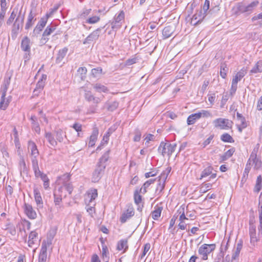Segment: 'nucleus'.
I'll list each match as a JSON object with an SVG mask.
<instances>
[{
  "instance_id": "53",
  "label": "nucleus",
  "mask_w": 262,
  "mask_h": 262,
  "mask_svg": "<svg viewBox=\"0 0 262 262\" xmlns=\"http://www.w3.org/2000/svg\"><path fill=\"white\" fill-rule=\"evenodd\" d=\"M211 187V184L210 183H206L203 184L201 187L200 188V191L202 192H205L207 191L210 189Z\"/></svg>"
},
{
  "instance_id": "34",
  "label": "nucleus",
  "mask_w": 262,
  "mask_h": 262,
  "mask_svg": "<svg viewBox=\"0 0 262 262\" xmlns=\"http://www.w3.org/2000/svg\"><path fill=\"white\" fill-rule=\"evenodd\" d=\"M93 88L95 91L98 93H107L108 91V89L106 86L100 83H96L94 84Z\"/></svg>"
},
{
  "instance_id": "63",
  "label": "nucleus",
  "mask_w": 262,
  "mask_h": 262,
  "mask_svg": "<svg viewBox=\"0 0 262 262\" xmlns=\"http://www.w3.org/2000/svg\"><path fill=\"white\" fill-rule=\"evenodd\" d=\"M149 187L148 183L146 182L143 184L142 187L139 189V191L141 192V193L145 194L147 192V189Z\"/></svg>"
},
{
  "instance_id": "61",
  "label": "nucleus",
  "mask_w": 262,
  "mask_h": 262,
  "mask_svg": "<svg viewBox=\"0 0 262 262\" xmlns=\"http://www.w3.org/2000/svg\"><path fill=\"white\" fill-rule=\"evenodd\" d=\"M200 115V118L203 117H209L211 116V114L206 110H202L201 112L197 113Z\"/></svg>"
},
{
  "instance_id": "45",
  "label": "nucleus",
  "mask_w": 262,
  "mask_h": 262,
  "mask_svg": "<svg viewBox=\"0 0 262 262\" xmlns=\"http://www.w3.org/2000/svg\"><path fill=\"white\" fill-rule=\"evenodd\" d=\"M144 140L145 141V144L147 146L148 145V144L150 141H154L155 140L156 137L151 134H147L144 136Z\"/></svg>"
},
{
  "instance_id": "15",
  "label": "nucleus",
  "mask_w": 262,
  "mask_h": 262,
  "mask_svg": "<svg viewBox=\"0 0 262 262\" xmlns=\"http://www.w3.org/2000/svg\"><path fill=\"white\" fill-rule=\"evenodd\" d=\"M100 28H98L91 33L83 41V43H90L92 41H95L98 39L101 31Z\"/></svg>"
},
{
  "instance_id": "26",
  "label": "nucleus",
  "mask_w": 262,
  "mask_h": 262,
  "mask_svg": "<svg viewBox=\"0 0 262 262\" xmlns=\"http://www.w3.org/2000/svg\"><path fill=\"white\" fill-rule=\"evenodd\" d=\"M174 32V28L172 26H168L165 27L162 31L163 39L170 37Z\"/></svg>"
},
{
  "instance_id": "47",
  "label": "nucleus",
  "mask_w": 262,
  "mask_h": 262,
  "mask_svg": "<svg viewBox=\"0 0 262 262\" xmlns=\"http://www.w3.org/2000/svg\"><path fill=\"white\" fill-rule=\"evenodd\" d=\"M92 74L94 77H97L99 75L102 74V69L101 67H97L92 70Z\"/></svg>"
},
{
  "instance_id": "64",
  "label": "nucleus",
  "mask_w": 262,
  "mask_h": 262,
  "mask_svg": "<svg viewBox=\"0 0 262 262\" xmlns=\"http://www.w3.org/2000/svg\"><path fill=\"white\" fill-rule=\"evenodd\" d=\"M213 138L214 135H211L206 140H205L203 143V148H205L207 145H209L211 141L213 140Z\"/></svg>"
},
{
  "instance_id": "59",
  "label": "nucleus",
  "mask_w": 262,
  "mask_h": 262,
  "mask_svg": "<svg viewBox=\"0 0 262 262\" xmlns=\"http://www.w3.org/2000/svg\"><path fill=\"white\" fill-rule=\"evenodd\" d=\"M89 196H90V202L94 200L97 197V191L96 189L92 190V192L88 194Z\"/></svg>"
},
{
  "instance_id": "2",
  "label": "nucleus",
  "mask_w": 262,
  "mask_h": 262,
  "mask_svg": "<svg viewBox=\"0 0 262 262\" xmlns=\"http://www.w3.org/2000/svg\"><path fill=\"white\" fill-rule=\"evenodd\" d=\"M216 247L214 244H204L201 245L198 249V253L203 260H206L208 258V255L213 252Z\"/></svg>"
},
{
  "instance_id": "44",
  "label": "nucleus",
  "mask_w": 262,
  "mask_h": 262,
  "mask_svg": "<svg viewBox=\"0 0 262 262\" xmlns=\"http://www.w3.org/2000/svg\"><path fill=\"white\" fill-rule=\"evenodd\" d=\"M221 139L225 142L231 143L233 142L232 137L227 133L223 134L221 137Z\"/></svg>"
},
{
  "instance_id": "39",
  "label": "nucleus",
  "mask_w": 262,
  "mask_h": 262,
  "mask_svg": "<svg viewBox=\"0 0 262 262\" xmlns=\"http://www.w3.org/2000/svg\"><path fill=\"white\" fill-rule=\"evenodd\" d=\"M128 248L127 246V241L126 239H122L120 240L117 245V249L118 250H124V251H126V250Z\"/></svg>"
},
{
  "instance_id": "7",
  "label": "nucleus",
  "mask_w": 262,
  "mask_h": 262,
  "mask_svg": "<svg viewBox=\"0 0 262 262\" xmlns=\"http://www.w3.org/2000/svg\"><path fill=\"white\" fill-rule=\"evenodd\" d=\"M246 74L247 70L243 68L233 77L232 80V85L231 88V94L235 93L237 89V84L238 82L241 81Z\"/></svg>"
},
{
  "instance_id": "54",
  "label": "nucleus",
  "mask_w": 262,
  "mask_h": 262,
  "mask_svg": "<svg viewBox=\"0 0 262 262\" xmlns=\"http://www.w3.org/2000/svg\"><path fill=\"white\" fill-rule=\"evenodd\" d=\"M196 14H198V16L199 17V19L196 22L194 23V25H196L200 23L207 14H204V12L203 13H202V11H200L198 13H196Z\"/></svg>"
},
{
  "instance_id": "43",
  "label": "nucleus",
  "mask_w": 262,
  "mask_h": 262,
  "mask_svg": "<svg viewBox=\"0 0 262 262\" xmlns=\"http://www.w3.org/2000/svg\"><path fill=\"white\" fill-rule=\"evenodd\" d=\"M9 85V82L7 80L4 82V83L1 87V93L2 97H6V93L7 92L8 86Z\"/></svg>"
},
{
  "instance_id": "28",
  "label": "nucleus",
  "mask_w": 262,
  "mask_h": 262,
  "mask_svg": "<svg viewBox=\"0 0 262 262\" xmlns=\"http://www.w3.org/2000/svg\"><path fill=\"white\" fill-rule=\"evenodd\" d=\"M235 151L234 148L228 150L224 154L220 156V162H223L230 158Z\"/></svg>"
},
{
  "instance_id": "35",
  "label": "nucleus",
  "mask_w": 262,
  "mask_h": 262,
  "mask_svg": "<svg viewBox=\"0 0 262 262\" xmlns=\"http://www.w3.org/2000/svg\"><path fill=\"white\" fill-rule=\"evenodd\" d=\"M34 16L35 15L33 14L32 11H31L28 15L27 21L25 25L26 29H29L32 26L34 23Z\"/></svg>"
},
{
  "instance_id": "60",
  "label": "nucleus",
  "mask_w": 262,
  "mask_h": 262,
  "mask_svg": "<svg viewBox=\"0 0 262 262\" xmlns=\"http://www.w3.org/2000/svg\"><path fill=\"white\" fill-rule=\"evenodd\" d=\"M72 127L77 132H78V136H80L79 132L81 131L82 129V125L78 123H75L73 126Z\"/></svg>"
},
{
  "instance_id": "46",
  "label": "nucleus",
  "mask_w": 262,
  "mask_h": 262,
  "mask_svg": "<svg viewBox=\"0 0 262 262\" xmlns=\"http://www.w3.org/2000/svg\"><path fill=\"white\" fill-rule=\"evenodd\" d=\"M77 72L80 75L81 80H84L86 77L87 69L85 67H80L78 69Z\"/></svg>"
},
{
  "instance_id": "23",
  "label": "nucleus",
  "mask_w": 262,
  "mask_h": 262,
  "mask_svg": "<svg viewBox=\"0 0 262 262\" xmlns=\"http://www.w3.org/2000/svg\"><path fill=\"white\" fill-rule=\"evenodd\" d=\"M52 241L51 238H47L46 240L43 241L40 254H47V248L52 244Z\"/></svg>"
},
{
  "instance_id": "11",
  "label": "nucleus",
  "mask_w": 262,
  "mask_h": 262,
  "mask_svg": "<svg viewBox=\"0 0 262 262\" xmlns=\"http://www.w3.org/2000/svg\"><path fill=\"white\" fill-rule=\"evenodd\" d=\"M124 17L125 13L123 10L120 11L118 14H116L111 22L112 28L113 29L120 28L124 20Z\"/></svg>"
},
{
  "instance_id": "41",
  "label": "nucleus",
  "mask_w": 262,
  "mask_h": 262,
  "mask_svg": "<svg viewBox=\"0 0 262 262\" xmlns=\"http://www.w3.org/2000/svg\"><path fill=\"white\" fill-rule=\"evenodd\" d=\"M140 193H141V192L139 191L138 188H137L134 192V198L135 203L137 205H139V204L141 203L142 201V196L140 195Z\"/></svg>"
},
{
  "instance_id": "8",
  "label": "nucleus",
  "mask_w": 262,
  "mask_h": 262,
  "mask_svg": "<svg viewBox=\"0 0 262 262\" xmlns=\"http://www.w3.org/2000/svg\"><path fill=\"white\" fill-rule=\"evenodd\" d=\"M24 17V15L23 14V15H21L20 12L15 19L12 26L11 31V35L12 38H15L17 36L20 28L23 27Z\"/></svg>"
},
{
  "instance_id": "42",
  "label": "nucleus",
  "mask_w": 262,
  "mask_h": 262,
  "mask_svg": "<svg viewBox=\"0 0 262 262\" xmlns=\"http://www.w3.org/2000/svg\"><path fill=\"white\" fill-rule=\"evenodd\" d=\"M262 178L260 175L258 176L256 179V184L254 187V191L258 192L261 188Z\"/></svg>"
},
{
  "instance_id": "48",
  "label": "nucleus",
  "mask_w": 262,
  "mask_h": 262,
  "mask_svg": "<svg viewBox=\"0 0 262 262\" xmlns=\"http://www.w3.org/2000/svg\"><path fill=\"white\" fill-rule=\"evenodd\" d=\"M118 106V103L117 102H113L110 103H108L107 105V108L110 111H113L116 110Z\"/></svg>"
},
{
  "instance_id": "5",
  "label": "nucleus",
  "mask_w": 262,
  "mask_h": 262,
  "mask_svg": "<svg viewBox=\"0 0 262 262\" xmlns=\"http://www.w3.org/2000/svg\"><path fill=\"white\" fill-rule=\"evenodd\" d=\"M257 146H258L259 145L257 144ZM258 150V147H255L248 160V162L250 163L251 166H253V168L255 170H258L261 167V161L257 157Z\"/></svg>"
},
{
  "instance_id": "20",
  "label": "nucleus",
  "mask_w": 262,
  "mask_h": 262,
  "mask_svg": "<svg viewBox=\"0 0 262 262\" xmlns=\"http://www.w3.org/2000/svg\"><path fill=\"white\" fill-rule=\"evenodd\" d=\"M68 51V49L67 47H64L58 51L56 58V63L59 64L62 62V60L67 55Z\"/></svg>"
},
{
  "instance_id": "51",
  "label": "nucleus",
  "mask_w": 262,
  "mask_h": 262,
  "mask_svg": "<svg viewBox=\"0 0 262 262\" xmlns=\"http://www.w3.org/2000/svg\"><path fill=\"white\" fill-rule=\"evenodd\" d=\"M59 8V6L58 5L54 6V7L53 8H51L49 10V12L47 13L46 15L45 16V17H47V18L48 19V18L52 15L55 12L57 11Z\"/></svg>"
},
{
  "instance_id": "24",
  "label": "nucleus",
  "mask_w": 262,
  "mask_h": 262,
  "mask_svg": "<svg viewBox=\"0 0 262 262\" xmlns=\"http://www.w3.org/2000/svg\"><path fill=\"white\" fill-rule=\"evenodd\" d=\"M30 39L27 36L25 37L21 41V49L25 52H30Z\"/></svg>"
},
{
  "instance_id": "1",
  "label": "nucleus",
  "mask_w": 262,
  "mask_h": 262,
  "mask_svg": "<svg viewBox=\"0 0 262 262\" xmlns=\"http://www.w3.org/2000/svg\"><path fill=\"white\" fill-rule=\"evenodd\" d=\"M70 175L69 173H65L59 177L57 183L58 185H61L58 189H55L54 191V203L56 206H59L62 201V196H67L66 193H63V190H66L69 194H71L73 187L72 185L69 182Z\"/></svg>"
},
{
  "instance_id": "17",
  "label": "nucleus",
  "mask_w": 262,
  "mask_h": 262,
  "mask_svg": "<svg viewBox=\"0 0 262 262\" xmlns=\"http://www.w3.org/2000/svg\"><path fill=\"white\" fill-rule=\"evenodd\" d=\"M24 210L26 215L30 219H35L37 217L36 211L31 205L25 203L24 205Z\"/></svg>"
},
{
  "instance_id": "6",
  "label": "nucleus",
  "mask_w": 262,
  "mask_h": 262,
  "mask_svg": "<svg viewBox=\"0 0 262 262\" xmlns=\"http://www.w3.org/2000/svg\"><path fill=\"white\" fill-rule=\"evenodd\" d=\"M258 233L257 235L256 226L250 221L249 223V235L250 237V243L254 246L259 241L261 236H262V231H259V226H258Z\"/></svg>"
},
{
  "instance_id": "13",
  "label": "nucleus",
  "mask_w": 262,
  "mask_h": 262,
  "mask_svg": "<svg viewBox=\"0 0 262 262\" xmlns=\"http://www.w3.org/2000/svg\"><path fill=\"white\" fill-rule=\"evenodd\" d=\"M48 19L45 16L41 17L39 21L38 22L36 27L33 30L32 34V37H37L43 28L46 26Z\"/></svg>"
},
{
  "instance_id": "25",
  "label": "nucleus",
  "mask_w": 262,
  "mask_h": 262,
  "mask_svg": "<svg viewBox=\"0 0 262 262\" xmlns=\"http://www.w3.org/2000/svg\"><path fill=\"white\" fill-rule=\"evenodd\" d=\"M11 98L12 97L11 96H8L7 98H6V97H2V96H1L0 101V109L5 110L10 102Z\"/></svg>"
},
{
  "instance_id": "27",
  "label": "nucleus",
  "mask_w": 262,
  "mask_h": 262,
  "mask_svg": "<svg viewBox=\"0 0 262 262\" xmlns=\"http://www.w3.org/2000/svg\"><path fill=\"white\" fill-rule=\"evenodd\" d=\"M258 214H259V231H262V193H260L259 197V209H258Z\"/></svg>"
},
{
  "instance_id": "30",
  "label": "nucleus",
  "mask_w": 262,
  "mask_h": 262,
  "mask_svg": "<svg viewBox=\"0 0 262 262\" xmlns=\"http://www.w3.org/2000/svg\"><path fill=\"white\" fill-rule=\"evenodd\" d=\"M262 72V61L259 60L256 62L253 68L250 70L251 74Z\"/></svg>"
},
{
  "instance_id": "62",
  "label": "nucleus",
  "mask_w": 262,
  "mask_h": 262,
  "mask_svg": "<svg viewBox=\"0 0 262 262\" xmlns=\"http://www.w3.org/2000/svg\"><path fill=\"white\" fill-rule=\"evenodd\" d=\"M45 85V82L42 79H40L36 84L35 89L42 91Z\"/></svg>"
},
{
  "instance_id": "18",
  "label": "nucleus",
  "mask_w": 262,
  "mask_h": 262,
  "mask_svg": "<svg viewBox=\"0 0 262 262\" xmlns=\"http://www.w3.org/2000/svg\"><path fill=\"white\" fill-rule=\"evenodd\" d=\"M33 192L37 208H42L43 207V201L39 190L37 187H34Z\"/></svg>"
},
{
  "instance_id": "10",
  "label": "nucleus",
  "mask_w": 262,
  "mask_h": 262,
  "mask_svg": "<svg viewBox=\"0 0 262 262\" xmlns=\"http://www.w3.org/2000/svg\"><path fill=\"white\" fill-rule=\"evenodd\" d=\"M213 124L216 128L228 129L231 127L232 122L227 119L220 118L213 120Z\"/></svg>"
},
{
  "instance_id": "52",
  "label": "nucleus",
  "mask_w": 262,
  "mask_h": 262,
  "mask_svg": "<svg viewBox=\"0 0 262 262\" xmlns=\"http://www.w3.org/2000/svg\"><path fill=\"white\" fill-rule=\"evenodd\" d=\"M16 12H15V9H14L13 11L12 12L10 17H9V18L8 19V20L7 21V24L8 25H10L12 23L15 17H16Z\"/></svg>"
},
{
  "instance_id": "3",
  "label": "nucleus",
  "mask_w": 262,
  "mask_h": 262,
  "mask_svg": "<svg viewBox=\"0 0 262 262\" xmlns=\"http://www.w3.org/2000/svg\"><path fill=\"white\" fill-rule=\"evenodd\" d=\"M176 146V144H170L161 142L158 150L159 152L161 153L162 156H164L167 155L170 156L174 151Z\"/></svg>"
},
{
  "instance_id": "4",
  "label": "nucleus",
  "mask_w": 262,
  "mask_h": 262,
  "mask_svg": "<svg viewBox=\"0 0 262 262\" xmlns=\"http://www.w3.org/2000/svg\"><path fill=\"white\" fill-rule=\"evenodd\" d=\"M258 4L259 2L258 1H254L248 5H246L244 3L238 4L237 6L238 11L236 13H247L250 14L253 12L254 8L258 6Z\"/></svg>"
},
{
  "instance_id": "49",
  "label": "nucleus",
  "mask_w": 262,
  "mask_h": 262,
  "mask_svg": "<svg viewBox=\"0 0 262 262\" xmlns=\"http://www.w3.org/2000/svg\"><path fill=\"white\" fill-rule=\"evenodd\" d=\"M95 96L92 94L91 91H85L84 98L88 101H92L93 98Z\"/></svg>"
},
{
  "instance_id": "9",
  "label": "nucleus",
  "mask_w": 262,
  "mask_h": 262,
  "mask_svg": "<svg viewBox=\"0 0 262 262\" xmlns=\"http://www.w3.org/2000/svg\"><path fill=\"white\" fill-rule=\"evenodd\" d=\"M171 169V168L170 167H167L166 169L164 170L159 176V183L157 186L156 192L159 191V192H161L164 189L165 181L167 179L168 175L170 173Z\"/></svg>"
},
{
  "instance_id": "12",
  "label": "nucleus",
  "mask_w": 262,
  "mask_h": 262,
  "mask_svg": "<svg viewBox=\"0 0 262 262\" xmlns=\"http://www.w3.org/2000/svg\"><path fill=\"white\" fill-rule=\"evenodd\" d=\"M105 166L97 165L92 174V180L93 182H98L104 174Z\"/></svg>"
},
{
  "instance_id": "55",
  "label": "nucleus",
  "mask_w": 262,
  "mask_h": 262,
  "mask_svg": "<svg viewBox=\"0 0 262 262\" xmlns=\"http://www.w3.org/2000/svg\"><path fill=\"white\" fill-rule=\"evenodd\" d=\"M180 213L181 215L179 217L180 221H185V220H188V217L186 216V214H185L184 212V208H182L181 210H180Z\"/></svg>"
},
{
  "instance_id": "22",
  "label": "nucleus",
  "mask_w": 262,
  "mask_h": 262,
  "mask_svg": "<svg viewBox=\"0 0 262 262\" xmlns=\"http://www.w3.org/2000/svg\"><path fill=\"white\" fill-rule=\"evenodd\" d=\"M134 215V211L133 208L128 209L125 212H124L120 218L121 223H124L126 222L127 220L130 218Z\"/></svg>"
},
{
  "instance_id": "36",
  "label": "nucleus",
  "mask_w": 262,
  "mask_h": 262,
  "mask_svg": "<svg viewBox=\"0 0 262 262\" xmlns=\"http://www.w3.org/2000/svg\"><path fill=\"white\" fill-rule=\"evenodd\" d=\"M32 164L35 177L37 178L40 177L43 173L39 170L38 161H34L33 162H32Z\"/></svg>"
},
{
  "instance_id": "50",
  "label": "nucleus",
  "mask_w": 262,
  "mask_h": 262,
  "mask_svg": "<svg viewBox=\"0 0 262 262\" xmlns=\"http://www.w3.org/2000/svg\"><path fill=\"white\" fill-rule=\"evenodd\" d=\"M99 20H100V17L99 16H94L89 18L86 20V23L90 24H95V23H97L98 21H99Z\"/></svg>"
},
{
  "instance_id": "38",
  "label": "nucleus",
  "mask_w": 262,
  "mask_h": 262,
  "mask_svg": "<svg viewBox=\"0 0 262 262\" xmlns=\"http://www.w3.org/2000/svg\"><path fill=\"white\" fill-rule=\"evenodd\" d=\"M57 140L59 142L63 141L64 137H66L65 133L61 129H59L55 132Z\"/></svg>"
},
{
  "instance_id": "16",
  "label": "nucleus",
  "mask_w": 262,
  "mask_h": 262,
  "mask_svg": "<svg viewBox=\"0 0 262 262\" xmlns=\"http://www.w3.org/2000/svg\"><path fill=\"white\" fill-rule=\"evenodd\" d=\"M213 168L211 166H208L204 169L201 172V176L200 178V180L204 178H206L209 176V180L211 179H214L216 177V173H213L212 172Z\"/></svg>"
},
{
  "instance_id": "32",
  "label": "nucleus",
  "mask_w": 262,
  "mask_h": 262,
  "mask_svg": "<svg viewBox=\"0 0 262 262\" xmlns=\"http://www.w3.org/2000/svg\"><path fill=\"white\" fill-rule=\"evenodd\" d=\"M200 119V115L199 114L194 113L188 116L187 119V123L188 125H192L195 123V121Z\"/></svg>"
},
{
  "instance_id": "57",
  "label": "nucleus",
  "mask_w": 262,
  "mask_h": 262,
  "mask_svg": "<svg viewBox=\"0 0 262 262\" xmlns=\"http://www.w3.org/2000/svg\"><path fill=\"white\" fill-rule=\"evenodd\" d=\"M135 136L134 137L133 140L135 142H139L141 137V133L139 129H136L135 132Z\"/></svg>"
},
{
  "instance_id": "58",
  "label": "nucleus",
  "mask_w": 262,
  "mask_h": 262,
  "mask_svg": "<svg viewBox=\"0 0 262 262\" xmlns=\"http://www.w3.org/2000/svg\"><path fill=\"white\" fill-rule=\"evenodd\" d=\"M227 68L225 66H222L220 70V75L223 78H225L227 75Z\"/></svg>"
},
{
  "instance_id": "56",
  "label": "nucleus",
  "mask_w": 262,
  "mask_h": 262,
  "mask_svg": "<svg viewBox=\"0 0 262 262\" xmlns=\"http://www.w3.org/2000/svg\"><path fill=\"white\" fill-rule=\"evenodd\" d=\"M20 171L25 172L26 170V165L23 158H21L19 163Z\"/></svg>"
},
{
  "instance_id": "37",
  "label": "nucleus",
  "mask_w": 262,
  "mask_h": 262,
  "mask_svg": "<svg viewBox=\"0 0 262 262\" xmlns=\"http://www.w3.org/2000/svg\"><path fill=\"white\" fill-rule=\"evenodd\" d=\"M56 30V26L50 25L47 26L43 32V36H49Z\"/></svg>"
},
{
  "instance_id": "29",
  "label": "nucleus",
  "mask_w": 262,
  "mask_h": 262,
  "mask_svg": "<svg viewBox=\"0 0 262 262\" xmlns=\"http://www.w3.org/2000/svg\"><path fill=\"white\" fill-rule=\"evenodd\" d=\"M45 138L47 139L49 144L53 147H55L57 145V142L54 139V136L51 133L46 132Z\"/></svg>"
},
{
  "instance_id": "21",
  "label": "nucleus",
  "mask_w": 262,
  "mask_h": 262,
  "mask_svg": "<svg viewBox=\"0 0 262 262\" xmlns=\"http://www.w3.org/2000/svg\"><path fill=\"white\" fill-rule=\"evenodd\" d=\"M99 134L98 129L97 127H94L93 129L92 133L90 137V141L89 142V146L93 147L95 145V142L97 140L98 135Z\"/></svg>"
},
{
  "instance_id": "19",
  "label": "nucleus",
  "mask_w": 262,
  "mask_h": 262,
  "mask_svg": "<svg viewBox=\"0 0 262 262\" xmlns=\"http://www.w3.org/2000/svg\"><path fill=\"white\" fill-rule=\"evenodd\" d=\"M38 233L35 231H32L29 234L28 245L30 247L36 243L38 241Z\"/></svg>"
},
{
  "instance_id": "33",
  "label": "nucleus",
  "mask_w": 262,
  "mask_h": 262,
  "mask_svg": "<svg viewBox=\"0 0 262 262\" xmlns=\"http://www.w3.org/2000/svg\"><path fill=\"white\" fill-rule=\"evenodd\" d=\"M109 154L110 151L108 150L106 151L102 156L100 158L99 162L97 164V165H104L105 168L106 167V162L108 161L109 159Z\"/></svg>"
},
{
  "instance_id": "31",
  "label": "nucleus",
  "mask_w": 262,
  "mask_h": 262,
  "mask_svg": "<svg viewBox=\"0 0 262 262\" xmlns=\"http://www.w3.org/2000/svg\"><path fill=\"white\" fill-rule=\"evenodd\" d=\"M101 258L104 262L109 261V252L106 246H102L101 251Z\"/></svg>"
},
{
  "instance_id": "14",
  "label": "nucleus",
  "mask_w": 262,
  "mask_h": 262,
  "mask_svg": "<svg viewBox=\"0 0 262 262\" xmlns=\"http://www.w3.org/2000/svg\"><path fill=\"white\" fill-rule=\"evenodd\" d=\"M28 150H31V162L38 161L37 157L39 155L38 150L35 143L33 141L28 142Z\"/></svg>"
},
{
  "instance_id": "40",
  "label": "nucleus",
  "mask_w": 262,
  "mask_h": 262,
  "mask_svg": "<svg viewBox=\"0 0 262 262\" xmlns=\"http://www.w3.org/2000/svg\"><path fill=\"white\" fill-rule=\"evenodd\" d=\"M162 208L160 207H158L155 210L151 212V216L154 220H158L160 217Z\"/></svg>"
}]
</instances>
